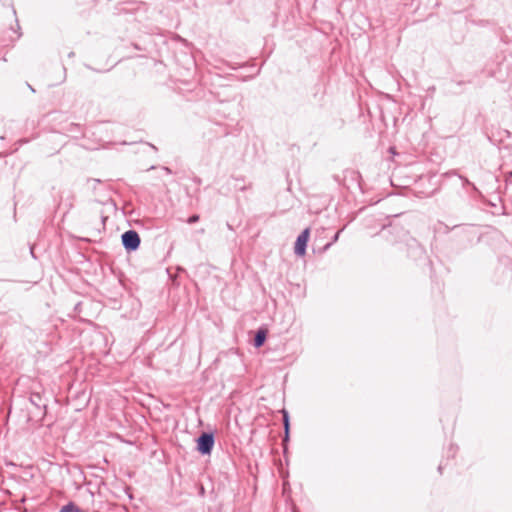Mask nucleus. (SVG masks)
I'll list each match as a JSON object with an SVG mask.
<instances>
[{
    "label": "nucleus",
    "mask_w": 512,
    "mask_h": 512,
    "mask_svg": "<svg viewBox=\"0 0 512 512\" xmlns=\"http://www.w3.org/2000/svg\"><path fill=\"white\" fill-rule=\"evenodd\" d=\"M197 451L202 455H210L214 447L215 438L214 434L210 432H203L196 440Z\"/></svg>",
    "instance_id": "f257e3e1"
},
{
    "label": "nucleus",
    "mask_w": 512,
    "mask_h": 512,
    "mask_svg": "<svg viewBox=\"0 0 512 512\" xmlns=\"http://www.w3.org/2000/svg\"><path fill=\"white\" fill-rule=\"evenodd\" d=\"M121 239L122 245L129 252L137 250L140 246L141 240L139 234L135 230H128L124 232Z\"/></svg>",
    "instance_id": "f03ea898"
},
{
    "label": "nucleus",
    "mask_w": 512,
    "mask_h": 512,
    "mask_svg": "<svg viewBox=\"0 0 512 512\" xmlns=\"http://www.w3.org/2000/svg\"><path fill=\"white\" fill-rule=\"evenodd\" d=\"M309 228L304 229L297 237L294 247V253L298 256H304L306 253L307 242L309 239Z\"/></svg>",
    "instance_id": "7ed1b4c3"
},
{
    "label": "nucleus",
    "mask_w": 512,
    "mask_h": 512,
    "mask_svg": "<svg viewBox=\"0 0 512 512\" xmlns=\"http://www.w3.org/2000/svg\"><path fill=\"white\" fill-rule=\"evenodd\" d=\"M265 340H266V331L262 330V329L258 330L254 337V346L256 348L261 347L264 344Z\"/></svg>",
    "instance_id": "20e7f679"
},
{
    "label": "nucleus",
    "mask_w": 512,
    "mask_h": 512,
    "mask_svg": "<svg viewBox=\"0 0 512 512\" xmlns=\"http://www.w3.org/2000/svg\"><path fill=\"white\" fill-rule=\"evenodd\" d=\"M282 415H283V425H284V432H285L283 441L285 442L289 438V429H290L289 414L285 409H283Z\"/></svg>",
    "instance_id": "39448f33"
},
{
    "label": "nucleus",
    "mask_w": 512,
    "mask_h": 512,
    "mask_svg": "<svg viewBox=\"0 0 512 512\" xmlns=\"http://www.w3.org/2000/svg\"><path fill=\"white\" fill-rule=\"evenodd\" d=\"M59 512H86L82 509H80L76 504L73 502H69L68 504L64 505Z\"/></svg>",
    "instance_id": "423d86ee"
},
{
    "label": "nucleus",
    "mask_w": 512,
    "mask_h": 512,
    "mask_svg": "<svg viewBox=\"0 0 512 512\" xmlns=\"http://www.w3.org/2000/svg\"><path fill=\"white\" fill-rule=\"evenodd\" d=\"M30 400L34 405L39 406L40 405L39 402L41 401V396L39 394H32Z\"/></svg>",
    "instance_id": "0eeeda50"
},
{
    "label": "nucleus",
    "mask_w": 512,
    "mask_h": 512,
    "mask_svg": "<svg viewBox=\"0 0 512 512\" xmlns=\"http://www.w3.org/2000/svg\"><path fill=\"white\" fill-rule=\"evenodd\" d=\"M199 218H200V217H199V215H198V214H194V215L190 216V217L187 219V223H188V224H194V223H196V222H198V221H199Z\"/></svg>",
    "instance_id": "6e6552de"
},
{
    "label": "nucleus",
    "mask_w": 512,
    "mask_h": 512,
    "mask_svg": "<svg viewBox=\"0 0 512 512\" xmlns=\"http://www.w3.org/2000/svg\"><path fill=\"white\" fill-rule=\"evenodd\" d=\"M340 233H341V230H340V231H338V232L334 235L332 242H331V243H328V244L325 246V249L329 248V247L331 246V244H332V243H334V242H336V241L338 240Z\"/></svg>",
    "instance_id": "1a4fd4ad"
},
{
    "label": "nucleus",
    "mask_w": 512,
    "mask_h": 512,
    "mask_svg": "<svg viewBox=\"0 0 512 512\" xmlns=\"http://www.w3.org/2000/svg\"><path fill=\"white\" fill-rule=\"evenodd\" d=\"M512 178V171L507 174V180Z\"/></svg>",
    "instance_id": "9d476101"
},
{
    "label": "nucleus",
    "mask_w": 512,
    "mask_h": 512,
    "mask_svg": "<svg viewBox=\"0 0 512 512\" xmlns=\"http://www.w3.org/2000/svg\"><path fill=\"white\" fill-rule=\"evenodd\" d=\"M28 87L32 92H35V89L31 85L28 84Z\"/></svg>",
    "instance_id": "9b49d317"
},
{
    "label": "nucleus",
    "mask_w": 512,
    "mask_h": 512,
    "mask_svg": "<svg viewBox=\"0 0 512 512\" xmlns=\"http://www.w3.org/2000/svg\"><path fill=\"white\" fill-rule=\"evenodd\" d=\"M464 183L470 185V182L467 179L464 180Z\"/></svg>",
    "instance_id": "f8f14e48"
}]
</instances>
